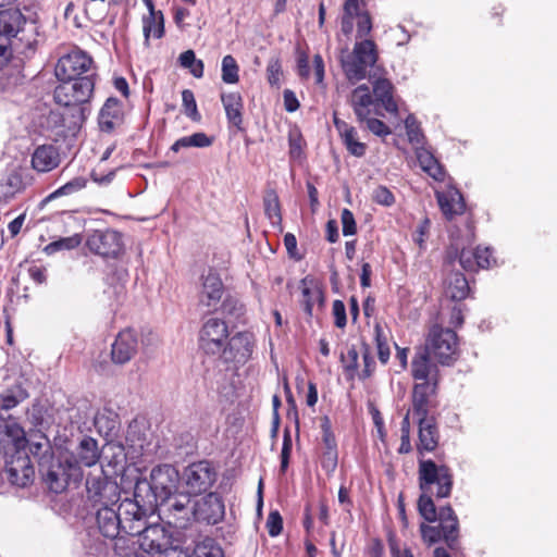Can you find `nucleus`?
I'll list each match as a JSON object with an SVG mask.
<instances>
[{
	"instance_id": "f257e3e1",
	"label": "nucleus",
	"mask_w": 557,
	"mask_h": 557,
	"mask_svg": "<svg viewBox=\"0 0 557 557\" xmlns=\"http://www.w3.org/2000/svg\"><path fill=\"white\" fill-rule=\"evenodd\" d=\"M148 515L149 506L140 505L139 499L125 498L116 509L114 506L97 508L95 522L99 533L115 544L121 539L134 541Z\"/></svg>"
},
{
	"instance_id": "f03ea898",
	"label": "nucleus",
	"mask_w": 557,
	"mask_h": 557,
	"mask_svg": "<svg viewBox=\"0 0 557 557\" xmlns=\"http://www.w3.org/2000/svg\"><path fill=\"white\" fill-rule=\"evenodd\" d=\"M178 480V471L173 466H157L151 470L149 482L136 483L134 499H139L140 505L149 506V512H152L156 504L175 495Z\"/></svg>"
},
{
	"instance_id": "7ed1b4c3",
	"label": "nucleus",
	"mask_w": 557,
	"mask_h": 557,
	"mask_svg": "<svg viewBox=\"0 0 557 557\" xmlns=\"http://www.w3.org/2000/svg\"><path fill=\"white\" fill-rule=\"evenodd\" d=\"M419 487L421 492L434 494L437 498H446L453 490V473L445 465H436L431 459H419Z\"/></svg>"
},
{
	"instance_id": "20e7f679",
	"label": "nucleus",
	"mask_w": 557,
	"mask_h": 557,
	"mask_svg": "<svg viewBox=\"0 0 557 557\" xmlns=\"http://www.w3.org/2000/svg\"><path fill=\"white\" fill-rule=\"evenodd\" d=\"M376 45L371 39L356 41L351 52L342 58V67L350 83H357L367 76L369 67L377 61Z\"/></svg>"
},
{
	"instance_id": "39448f33",
	"label": "nucleus",
	"mask_w": 557,
	"mask_h": 557,
	"mask_svg": "<svg viewBox=\"0 0 557 557\" xmlns=\"http://www.w3.org/2000/svg\"><path fill=\"white\" fill-rule=\"evenodd\" d=\"M96 74L85 75L83 78L59 81L53 92L55 102L63 107H73L90 100L95 89Z\"/></svg>"
},
{
	"instance_id": "423d86ee",
	"label": "nucleus",
	"mask_w": 557,
	"mask_h": 557,
	"mask_svg": "<svg viewBox=\"0 0 557 557\" xmlns=\"http://www.w3.org/2000/svg\"><path fill=\"white\" fill-rule=\"evenodd\" d=\"M87 502L94 507L115 506L121 491L115 481L107 476L103 470L89 473L86 479Z\"/></svg>"
},
{
	"instance_id": "0eeeda50",
	"label": "nucleus",
	"mask_w": 557,
	"mask_h": 557,
	"mask_svg": "<svg viewBox=\"0 0 557 557\" xmlns=\"http://www.w3.org/2000/svg\"><path fill=\"white\" fill-rule=\"evenodd\" d=\"M159 516L171 527L185 530L194 520V504L188 494H175L156 504Z\"/></svg>"
},
{
	"instance_id": "6e6552de",
	"label": "nucleus",
	"mask_w": 557,
	"mask_h": 557,
	"mask_svg": "<svg viewBox=\"0 0 557 557\" xmlns=\"http://www.w3.org/2000/svg\"><path fill=\"white\" fill-rule=\"evenodd\" d=\"M40 471L45 483L54 493H61L71 482L78 483L83 478V471L74 458L52 460L46 470Z\"/></svg>"
},
{
	"instance_id": "1a4fd4ad",
	"label": "nucleus",
	"mask_w": 557,
	"mask_h": 557,
	"mask_svg": "<svg viewBox=\"0 0 557 557\" xmlns=\"http://www.w3.org/2000/svg\"><path fill=\"white\" fill-rule=\"evenodd\" d=\"M228 336L227 323L220 318L211 317L199 330V347L205 354L220 358Z\"/></svg>"
},
{
	"instance_id": "9d476101",
	"label": "nucleus",
	"mask_w": 557,
	"mask_h": 557,
	"mask_svg": "<svg viewBox=\"0 0 557 557\" xmlns=\"http://www.w3.org/2000/svg\"><path fill=\"white\" fill-rule=\"evenodd\" d=\"M429 352L442 364H450L457 358L458 337L455 331L433 326L428 339Z\"/></svg>"
},
{
	"instance_id": "9b49d317",
	"label": "nucleus",
	"mask_w": 557,
	"mask_h": 557,
	"mask_svg": "<svg viewBox=\"0 0 557 557\" xmlns=\"http://www.w3.org/2000/svg\"><path fill=\"white\" fill-rule=\"evenodd\" d=\"M216 480V472L209 461L194 462L185 468L183 481L188 495L207 493Z\"/></svg>"
},
{
	"instance_id": "f8f14e48",
	"label": "nucleus",
	"mask_w": 557,
	"mask_h": 557,
	"mask_svg": "<svg viewBox=\"0 0 557 557\" xmlns=\"http://www.w3.org/2000/svg\"><path fill=\"white\" fill-rule=\"evenodd\" d=\"M255 345L253 333L249 331L236 332L233 336H228L220 358L226 363L244 364L251 358Z\"/></svg>"
},
{
	"instance_id": "ddd939ff",
	"label": "nucleus",
	"mask_w": 557,
	"mask_h": 557,
	"mask_svg": "<svg viewBox=\"0 0 557 557\" xmlns=\"http://www.w3.org/2000/svg\"><path fill=\"white\" fill-rule=\"evenodd\" d=\"M138 536L139 547L151 557H158L170 547H172V535L160 524L145 525L136 534Z\"/></svg>"
},
{
	"instance_id": "4468645a",
	"label": "nucleus",
	"mask_w": 557,
	"mask_h": 557,
	"mask_svg": "<svg viewBox=\"0 0 557 557\" xmlns=\"http://www.w3.org/2000/svg\"><path fill=\"white\" fill-rule=\"evenodd\" d=\"M92 59L83 50H72L62 55L54 67V74L58 81L83 78L92 65Z\"/></svg>"
},
{
	"instance_id": "2eb2a0df",
	"label": "nucleus",
	"mask_w": 557,
	"mask_h": 557,
	"mask_svg": "<svg viewBox=\"0 0 557 557\" xmlns=\"http://www.w3.org/2000/svg\"><path fill=\"white\" fill-rule=\"evenodd\" d=\"M225 294V286L220 274L212 269L200 276L198 304L208 310H216Z\"/></svg>"
},
{
	"instance_id": "dca6fc26",
	"label": "nucleus",
	"mask_w": 557,
	"mask_h": 557,
	"mask_svg": "<svg viewBox=\"0 0 557 557\" xmlns=\"http://www.w3.org/2000/svg\"><path fill=\"white\" fill-rule=\"evenodd\" d=\"M86 245L96 255L115 258L122 250V238L120 233L113 230L95 231L89 234Z\"/></svg>"
},
{
	"instance_id": "f3484780",
	"label": "nucleus",
	"mask_w": 557,
	"mask_h": 557,
	"mask_svg": "<svg viewBox=\"0 0 557 557\" xmlns=\"http://www.w3.org/2000/svg\"><path fill=\"white\" fill-rule=\"evenodd\" d=\"M224 516V504L216 493H208L194 503V520L218 523Z\"/></svg>"
},
{
	"instance_id": "a211bd4d",
	"label": "nucleus",
	"mask_w": 557,
	"mask_h": 557,
	"mask_svg": "<svg viewBox=\"0 0 557 557\" xmlns=\"http://www.w3.org/2000/svg\"><path fill=\"white\" fill-rule=\"evenodd\" d=\"M138 350L137 335L133 330L121 331L111 347V359L115 364L129 362Z\"/></svg>"
},
{
	"instance_id": "6ab92c4d",
	"label": "nucleus",
	"mask_w": 557,
	"mask_h": 557,
	"mask_svg": "<svg viewBox=\"0 0 557 557\" xmlns=\"http://www.w3.org/2000/svg\"><path fill=\"white\" fill-rule=\"evenodd\" d=\"M5 473L12 484L25 487L32 482L35 472L28 456L20 453L17 457L7 463Z\"/></svg>"
},
{
	"instance_id": "aec40b11",
	"label": "nucleus",
	"mask_w": 557,
	"mask_h": 557,
	"mask_svg": "<svg viewBox=\"0 0 557 557\" xmlns=\"http://www.w3.org/2000/svg\"><path fill=\"white\" fill-rule=\"evenodd\" d=\"M428 348L416 352L411 361V374L416 381L430 382L437 385L438 368L430 359Z\"/></svg>"
},
{
	"instance_id": "412c9836",
	"label": "nucleus",
	"mask_w": 557,
	"mask_h": 557,
	"mask_svg": "<svg viewBox=\"0 0 557 557\" xmlns=\"http://www.w3.org/2000/svg\"><path fill=\"white\" fill-rule=\"evenodd\" d=\"M369 81L372 84L374 100L387 112L397 114L398 106L394 99V86L391 81L376 76L375 73L369 75Z\"/></svg>"
},
{
	"instance_id": "4be33fe9",
	"label": "nucleus",
	"mask_w": 557,
	"mask_h": 557,
	"mask_svg": "<svg viewBox=\"0 0 557 557\" xmlns=\"http://www.w3.org/2000/svg\"><path fill=\"white\" fill-rule=\"evenodd\" d=\"M419 442L417 450L420 456L434 451L438 445L440 434L433 417L418 419Z\"/></svg>"
},
{
	"instance_id": "5701e85b",
	"label": "nucleus",
	"mask_w": 557,
	"mask_h": 557,
	"mask_svg": "<svg viewBox=\"0 0 557 557\" xmlns=\"http://www.w3.org/2000/svg\"><path fill=\"white\" fill-rule=\"evenodd\" d=\"M375 102L376 101L371 95L369 86L366 84L356 87L349 98V103L354 110L357 121L360 123H363V121L368 120V116L371 115V108Z\"/></svg>"
},
{
	"instance_id": "b1692460",
	"label": "nucleus",
	"mask_w": 557,
	"mask_h": 557,
	"mask_svg": "<svg viewBox=\"0 0 557 557\" xmlns=\"http://www.w3.org/2000/svg\"><path fill=\"white\" fill-rule=\"evenodd\" d=\"M334 125L348 152L357 158L363 157L367 152V145L359 140L357 129L336 116H334Z\"/></svg>"
},
{
	"instance_id": "393cba45",
	"label": "nucleus",
	"mask_w": 557,
	"mask_h": 557,
	"mask_svg": "<svg viewBox=\"0 0 557 557\" xmlns=\"http://www.w3.org/2000/svg\"><path fill=\"white\" fill-rule=\"evenodd\" d=\"M440 528L443 531V540L449 548H455L458 544L459 520L450 506L442 507L437 513Z\"/></svg>"
},
{
	"instance_id": "a878e982",
	"label": "nucleus",
	"mask_w": 557,
	"mask_h": 557,
	"mask_svg": "<svg viewBox=\"0 0 557 557\" xmlns=\"http://www.w3.org/2000/svg\"><path fill=\"white\" fill-rule=\"evenodd\" d=\"M122 102L114 97L108 98L104 104L102 106L98 116L100 129L102 132L110 133L114 129L116 125H119L122 122Z\"/></svg>"
},
{
	"instance_id": "bb28decb",
	"label": "nucleus",
	"mask_w": 557,
	"mask_h": 557,
	"mask_svg": "<svg viewBox=\"0 0 557 557\" xmlns=\"http://www.w3.org/2000/svg\"><path fill=\"white\" fill-rule=\"evenodd\" d=\"M435 384L430 382L416 383L412 391V414L418 419L429 418L430 396L435 394Z\"/></svg>"
},
{
	"instance_id": "cd10ccee",
	"label": "nucleus",
	"mask_w": 557,
	"mask_h": 557,
	"mask_svg": "<svg viewBox=\"0 0 557 557\" xmlns=\"http://www.w3.org/2000/svg\"><path fill=\"white\" fill-rule=\"evenodd\" d=\"M61 162L60 153L57 147L52 145H42L35 149L32 156V166L37 172H50Z\"/></svg>"
},
{
	"instance_id": "c85d7f7f",
	"label": "nucleus",
	"mask_w": 557,
	"mask_h": 557,
	"mask_svg": "<svg viewBox=\"0 0 557 557\" xmlns=\"http://www.w3.org/2000/svg\"><path fill=\"white\" fill-rule=\"evenodd\" d=\"M437 202L446 219L451 220L454 216L462 214L466 208L461 193L449 187L447 190L436 193Z\"/></svg>"
},
{
	"instance_id": "c756f323",
	"label": "nucleus",
	"mask_w": 557,
	"mask_h": 557,
	"mask_svg": "<svg viewBox=\"0 0 557 557\" xmlns=\"http://www.w3.org/2000/svg\"><path fill=\"white\" fill-rule=\"evenodd\" d=\"M0 436L7 437L17 454L25 448L27 443L24 429L12 416L7 418L0 416Z\"/></svg>"
},
{
	"instance_id": "7c9ffc66",
	"label": "nucleus",
	"mask_w": 557,
	"mask_h": 557,
	"mask_svg": "<svg viewBox=\"0 0 557 557\" xmlns=\"http://www.w3.org/2000/svg\"><path fill=\"white\" fill-rule=\"evenodd\" d=\"M66 458H74L77 461V465L79 466L81 469L82 466H95L100 458L98 442L92 437L85 436L79 442L76 448V454L72 456H66Z\"/></svg>"
},
{
	"instance_id": "2f4dec72",
	"label": "nucleus",
	"mask_w": 557,
	"mask_h": 557,
	"mask_svg": "<svg viewBox=\"0 0 557 557\" xmlns=\"http://www.w3.org/2000/svg\"><path fill=\"white\" fill-rule=\"evenodd\" d=\"M221 101L225 110L227 121L236 128L242 129L244 103L240 94H222Z\"/></svg>"
},
{
	"instance_id": "473e14b6",
	"label": "nucleus",
	"mask_w": 557,
	"mask_h": 557,
	"mask_svg": "<svg viewBox=\"0 0 557 557\" xmlns=\"http://www.w3.org/2000/svg\"><path fill=\"white\" fill-rule=\"evenodd\" d=\"M23 15L18 10L0 11V37L8 39V49H10V40L15 37L21 29Z\"/></svg>"
},
{
	"instance_id": "72a5a7b5",
	"label": "nucleus",
	"mask_w": 557,
	"mask_h": 557,
	"mask_svg": "<svg viewBox=\"0 0 557 557\" xmlns=\"http://www.w3.org/2000/svg\"><path fill=\"white\" fill-rule=\"evenodd\" d=\"M143 32L146 45H149V39L152 36L156 39L164 35V16L161 11H149L148 15L143 17Z\"/></svg>"
},
{
	"instance_id": "f704fd0d",
	"label": "nucleus",
	"mask_w": 557,
	"mask_h": 557,
	"mask_svg": "<svg viewBox=\"0 0 557 557\" xmlns=\"http://www.w3.org/2000/svg\"><path fill=\"white\" fill-rule=\"evenodd\" d=\"M470 287L466 276L460 272H454L445 281V294L453 300H462L469 294Z\"/></svg>"
},
{
	"instance_id": "c9c22d12",
	"label": "nucleus",
	"mask_w": 557,
	"mask_h": 557,
	"mask_svg": "<svg viewBox=\"0 0 557 557\" xmlns=\"http://www.w3.org/2000/svg\"><path fill=\"white\" fill-rule=\"evenodd\" d=\"M416 156L421 169L426 172L435 181L443 182L445 180V171L435 157L424 148H417Z\"/></svg>"
},
{
	"instance_id": "e433bc0d",
	"label": "nucleus",
	"mask_w": 557,
	"mask_h": 557,
	"mask_svg": "<svg viewBox=\"0 0 557 557\" xmlns=\"http://www.w3.org/2000/svg\"><path fill=\"white\" fill-rule=\"evenodd\" d=\"M212 143H213L212 137H209L203 132H198V133H194L189 136H184V137L178 138L177 140H175L173 143V145L171 146L170 149L173 152H178L181 149L191 148V147L207 148V147L211 146Z\"/></svg>"
},
{
	"instance_id": "4c0bfd02",
	"label": "nucleus",
	"mask_w": 557,
	"mask_h": 557,
	"mask_svg": "<svg viewBox=\"0 0 557 557\" xmlns=\"http://www.w3.org/2000/svg\"><path fill=\"white\" fill-rule=\"evenodd\" d=\"M323 294L318 286H308L307 278L301 281V305L305 312L311 317L314 304L322 305Z\"/></svg>"
},
{
	"instance_id": "58836bf2",
	"label": "nucleus",
	"mask_w": 557,
	"mask_h": 557,
	"mask_svg": "<svg viewBox=\"0 0 557 557\" xmlns=\"http://www.w3.org/2000/svg\"><path fill=\"white\" fill-rule=\"evenodd\" d=\"M28 397V393L21 385H14L0 393V408L10 410Z\"/></svg>"
},
{
	"instance_id": "ea45409f",
	"label": "nucleus",
	"mask_w": 557,
	"mask_h": 557,
	"mask_svg": "<svg viewBox=\"0 0 557 557\" xmlns=\"http://www.w3.org/2000/svg\"><path fill=\"white\" fill-rule=\"evenodd\" d=\"M222 313L234 321H242L246 313L245 305L236 297L227 295L221 304Z\"/></svg>"
},
{
	"instance_id": "a19ab883",
	"label": "nucleus",
	"mask_w": 557,
	"mask_h": 557,
	"mask_svg": "<svg viewBox=\"0 0 557 557\" xmlns=\"http://www.w3.org/2000/svg\"><path fill=\"white\" fill-rule=\"evenodd\" d=\"M82 244V236L79 234H74L69 237H61L54 242L49 243L44 251L47 255H53L61 250H72L78 247Z\"/></svg>"
},
{
	"instance_id": "79ce46f5",
	"label": "nucleus",
	"mask_w": 557,
	"mask_h": 557,
	"mask_svg": "<svg viewBox=\"0 0 557 557\" xmlns=\"http://www.w3.org/2000/svg\"><path fill=\"white\" fill-rule=\"evenodd\" d=\"M265 215L271 220L272 224L282 220L278 196L275 190L270 189L263 197Z\"/></svg>"
},
{
	"instance_id": "37998d69",
	"label": "nucleus",
	"mask_w": 557,
	"mask_h": 557,
	"mask_svg": "<svg viewBox=\"0 0 557 557\" xmlns=\"http://www.w3.org/2000/svg\"><path fill=\"white\" fill-rule=\"evenodd\" d=\"M432 493L421 492L418 500V510L420 515L429 522L437 520L436 506L432 499Z\"/></svg>"
},
{
	"instance_id": "c03bdc74",
	"label": "nucleus",
	"mask_w": 557,
	"mask_h": 557,
	"mask_svg": "<svg viewBox=\"0 0 557 557\" xmlns=\"http://www.w3.org/2000/svg\"><path fill=\"white\" fill-rule=\"evenodd\" d=\"M195 557H224L222 548L211 539L197 543L194 548Z\"/></svg>"
},
{
	"instance_id": "a18cd8bd",
	"label": "nucleus",
	"mask_w": 557,
	"mask_h": 557,
	"mask_svg": "<svg viewBox=\"0 0 557 557\" xmlns=\"http://www.w3.org/2000/svg\"><path fill=\"white\" fill-rule=\"evenodd\" d=\"M87 181L84 177H75L72 181L67 182L66 184L62 185L58 189H55L53 193H51L47 200L55 199L58 197L62 196H69L74 193H77L85 188Z\"/></svg>"
},
{
	"instance_id": "49530a36",
	"label": "nucleus",
	"mask_w": 557,
	"mask_h": 557,
	"mask_svg": "<svg viewBox=\"0 0 557 557\" xmlns=\"http://www.w3.org/2000/svg\"><path fill=\"white\" fill-rule=\"evenodd\" d=\"M374 335L379 359L382 363L385 364L389 360L391 350L387 344V337L379 323L374 325Z\"/></svg>"
},
{
	"instance_id": "de8ad7c7",
	"label": "nucleus",
	"mask_w": 557,
	"mask_h": 557,
	"mask_svg": "<svg viewBox=\"0 0 557 557\" xmlns=\"http://www.w3.org/2000/svg\"><path fill=\"white\" fill-rule=\"evenodd\" d=\"M239 79L238 65L232 55H225L222 60V81L226 84H235Z\"/></svg>"
},
{
	"instance_id": "09e8293b",
	"label": "nucleus",
	"mask_w": 557,
	"mask_h": 557,
	"mask_svg": "<svg viewBox=\"0 0 557 557\" xmlns=\"http://www.w3.org/2000/svg\"><path fill=\"white\" fill-rule=\"evenodd\" d=\"M182 104L184 108V113L191 119L193 121H200L201 115L198 111L196 99L194 92L189 89H184L182 91Z\"/></svg>"
},
{
	"instance_id": "8fccbe9b",
	"label": "nucleus",
	"mask_w": 557,
	"mask_h": 557,
	"mask_svg": "<svg viewBox=\"0 0 557 557\" xmlns=\"http://www.w3.org/2000/svg\"><path fill=\"white\" fill-rule=\"evenodd\" d=\"M94 422L98 432L106 435H110L117 426L116 418L111 417V412H109V414L106 412H98L95 416Z\"/></svg>"
},
{
	"instance_id": "3c124183",
	"label": "nucleus",
	"mask_w": 557,
	"mask_h": 557,
	"mask_svg": "<svg viewBox=\"0 0 557 557\" xmlns=\"http://www.w3.org/2000/svg\"><path fill=\"white\" fill-rule=\"evenodd\" d=\"M114 553L119 557H145L143 554L136 552V542L129 540H119L114 544Z\"/></svg>"
},
{
	"instance_id": "603ef678",
	"label": "nucleus",
	"mask_w": 557,
	"mask_h": 557,
	"mask_svg": "<svg viewBox=\"0 0 557 557\" xmlns=\"http://www.w3.org/2000/svg\"><path fill=\"white\" fill-rule=\"evenodd\" d=\"M282 75V64L278 57L269 60L267 66V78L271 86H280Z\"/></svg>"
},
{
	"instance_id": "864d4df0",
	"label": "nucleus",
	"mask_w": 557,
	"mask_h": 557,
	"mask_svg": "<svg viewBox=\"0 0 557 557\" xmlns=\"http://www.w3.org/2000/svg\"><path fill=\"white\" fill-rule=\"evenodd\" d=\"M357 38L362 40L370 34L372 29V21L368 12H360L357 10Z\"/></svg>"
},
{
	"instance_id": "5fc2aeb1",
	"label": "nucleus",
	"mask_w": 557,
	"mask_h": 557,
	"mask_svg": "<svg viewBox=\"0 0 557 557\" xmlns=\"http://www.w3.org/2000/svg\"><path fill=\"white\" fill-rule=\"evenodd\" d=\"M405 127L407 131V135L409 141L414 145H420L423 141V134L419 126L417 125L416 117L413 115H409L405 121Z\"/></svg>"
},
{
	"instance_id": "6e6d98bb",
	"label": "nucleus",
	"mask_w": 557,
	"mask_h": 557,
	"mask_svg": "<svg viewBox=\"0 0 557 557\" xmlns=\"http://www.w3.org/2000/svg\"><path fill=\"white\" fill-rule=\"evenodd\" d=\"M288 144L290 158L294 160L299 159L302 153V137L297 129L289 132Z\"/></svg>"
},
{
	"instance_id": "4d7b16f0",
	"label": "nucleus",
	"mask_w": 557,
	"mask_h": 557,
	"mask_svg": "<svg viewBox=\"0 0 557 557\" xmlns=\"http://www.w3.org/2000/svg\"><path fill=\"white\" fill-rule=\"evenodd\" d=\"M475 271L478 269H487L492 265V263L495 262L493 256H492V251L488 247H485V248H481V247H476L475 248Z\"/></svg>"
},
{
	"instance_id": "13d9d810",
	"label": "nucleus",
	"mask_w": 557,
	"mask_h": 557,
	"mask_svg": "<svg viewBox=\"0 0 557 557\" xmlns=\"http://www.w3.org/2000/svg\"><path fill=\"white\" fill-rule=\"evenodd\" d=\"M373 200L382 206L389 207L395 202V197L393 193L385 186H377L373 190L372 195Z\"/></svg>"
},
{
	"instance_id": "bf43d9fd",
	"label": "nucleus",
	"mask_w": 557,
	"mask_h": 557,
	"mask_svg": "<svg viewBox=\"0 0 557 557\" xmlns=\"http://www.w3.org/2000/svg\"><path fill=\"white\" fill-rule=\"evenodd\" d=\"M367 128L374 135L384 137L391 134L389 127L379 119L368 116V120H364Z\"/></svg>"
},
{
	"instance_id": "052dcab7",
	"label": "nucleus",
	"mask_w": 557,
	"mask_h": 557,
	"mask_svg": "<svg viewBox=\"0 0 557 557\" xmlns=\"http://www.w3.org/2000/svg\"><path fill=\"white\" fill-rule=\"evenodd\" d=\"M292 446H293V443H292L290 433L288 430H285L284 437H283L282 450H281V471L282 472H285L288 467L289 457H290V453H292Z\"/></svg>"
},
{
	"instance_id": "680f3d73",
	"label": "nucleus",
	"mask_w": 557,
	"mask_h": 557,
	"mask_svg": "<svg viewBox=\"0 0 557 557\" xmlns=\"http://www.w3.org/2000/svg\"><path fill=\"white\" fill-rule=\"evenodd\" d=\"M420 530L423 541L429 544L436 543L443 539V531L440 527L421 524Z\"/></svg>"
},
{
	"instance_id": "e2e57ef3",
	"label": "nucleus",
	"mask_w": 557,
	"mask_h": 557,
	"mask_svg": "<svg viewBox=\"0 0 557 557\" xmlns=\"http://www.w3.org/2000/svg\"><path fill=\"white\" fill-rule=\"evenodd\" d=\"M341 220L344 236L355 235L357 232V225L352 212L348 209H343Z\"/></svg>"
},
{
	"instance_id": "0e129e2a",
	"label": "nucleus",
	"mask_w": 557,
	"mask_h": 557,
	"mask_svg": "<svg viewBox=\"0 0 557 557\" xmlns=\"http://www.w3.org/2000/svg\"><path fill=\"white\" fill-rule=\"evenodd\" d=\"M270 536H277L283 529V520L278 511H271L267 520Z\"/></svg>"
},
{
	"instance_id": "69168bd1",
	"label": "nucleus",
	"mask_w": 557,
	"mask_h": 557,
	"mask_svg": "<svg viewBox=\"0 0 557 557\" xmlns=\"http://www.w3.org/2000/svg\"><path fill=\"white\" fill-rule=\"evenodd\" d=\"M332 312L334 315V324L338 329H343L346 326L347 318H346V308L342 300H334Z\"/></svg>"
},
{
	"instance_id": "338daca9",
	"label": "nucleus",
	"mask_w": 557,
	"mask_h": 557,
	"mask_svg": "<svg viewBox=\"0 0 557 557\" xmlns=\"http://www.w3.org/2000/svg\"><path fill=\"white\" fill-rule=\"evenodd\" d=\"M458 259L463 270L475 271V249L472 250L463 248L460 251Z\"/></svg>"
},
{
	"instance_id": "774afa93",
	"label": "nucleus",
	"mask_w": 557,
	"mask_h": 557,
	"mask_svg": "<svg viewBox=\"0 0 557 557\" xmlns=\"http://www.w3.org/2000/svg\"><path fill=\"white\" fill-rule=\"evenodd\" d=\"M321 467L327 474H332L337 467V450H325L321 458Z\"/></svg>"
}]
</instances>
